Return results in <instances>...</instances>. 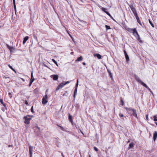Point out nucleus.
<instances>
[{
	"label": "nucleus",
	"mask_w": 157,
	"mask_h": 157,
	"mask_svg": "<svg viewBox=\"0 0 157 157\" xmlns=\"http://www.w3.org/2000/svg\"><path fill=\"white\" fill-rule=\"evenodd\" d=\"M119 116L120 117H124L123 114L121 113H120L119 114Z\"/></svg>",
	"instance_id": "nucleus-39"
},
{
	"label": "nucleus",
	"mask_w": 157,
	"mask_h": 157,
	"mask_svg": "<svg viewBox=\"0 0 157 157\" xmlns=\"http://www.w3.org/2000/svg\"><path fill=\"white\" fill-rule=\"evenodd\" d=\"M155 124H156L157 126V122H155Z\"/></svg>",
	"instance_id": "nucleus-55"
},
{
	"label": "nucleus",
	"mask_w": 157,
	"mask_h": 157,
	"mask_svg": "<svg viewBox=\"0 0 157 157\" xmlns=\"http://www.w3.org/2000/svg\"><path fill=\"white\" fill-rule=\"evenodd\" d=\"M105 152H106V153H107V151H105Z\"/></svg>",
	"instance_id": "nucleus-57"
},
{
	"label": "nucleus",
	"mask_w": 157,
	"mask_h": 157,
	"mask_svg": "<svg viewBox=\"0 0 157 157\" xmlns=\"http://www.w3.org/2000/svg\"><path fill=\"white\" fill-rule=\"evenodd\" d=\"M31 117H32L33 116H31Z\"/></svg>",
	"instance_id": "nucleus-58"
},
{
	"label": "nucleus",
	"mask_w": 157,
	"mask_h": 157,
	"mask_svg": "<svg viewBox=\"0 0 157 157\" xmlns=\"http://www.w3.org/2000/svg\"><path fill=\"white\" fill-rule=\"evenodd\" d=\"M8 67L12 70L15 73H16V71L12 67L10 66V64H8Z\"/></svg>",
	"instance_id": "nucleus-20"
},
{
	"label": "nucleus",
	"mask_w": 157,
	"mask_h": 157,
	"mask_svg": "<svg viewBox=\"0 0 157 157\" xmlns=\"http://www.w3.org/2000/svg\"><path fill=\"white\" fill-rule=\"evenodd\" d=\"M133 30V33L134 35L136 37H139L140 38V36L136 31V28H134V29H132Z\"/></svg>",
	"instance_id": "nucleus-6"
},
{
	"label": "nucleus",
	"mask_w": 157,
	"mask_h": 157,
	"mask_svg": "<svg viewBox=\"0 0 157 157\" xmlns=\"http://www.w3.org/2000/svg\"><path fill=\"white\" fill-rule=\"evenodd\" d=\"M135 78L136 81L139 82L140 83V84L143 86L145 85L146 84L144 83L143 82H142L140 79L139 77L137 76V75L135 76Z\"/></svg>",
	"instance_id": "nucleus-4"
},
{
	"label": "nucleus",
	"mask_w": 157,
	"mask_h": 157,
	"mask_svg": "<svg viewBox=\"0 0 157 157\" xmlns=\"http://www.w3.org/2000/svg\"><path fill=\"white\" fill-rule=\"evenodd\" d=\"M154 121H157V117L156 116H154L153 117Z\"/></svg>",
	"instance_id": "nucleus-32"
},
{
	"label": "nucleus",
	"mask_w": 157,
	"mask_h": 157,
	"mask_svg": "<svg viewBox=\"0 0 157 157\" xmlns=\"http://www.w3.org/2000/svg\"><path fill=\"white\" fill-rule=\"evenodd\" d=\"M30 116L28 115L26 116H25L24 117V119H25V124H29L30 123V121L31 120V118L30 117Z\"/></svg>",
	"instance_id": "nucleus-2"
},
{
	"label": "nucleus",
	"mask_w": 157,
	"mask_h": 157,
	"mask_svg": "<svg viewBox=\"0 0 157 157\" xmlns=\"http://www.w3.org/2000/svg\"><path fill=\"white\" fill-rule=\"evenodd\" d=\"M68 93L67 91H66L65 92V93L63 94V96H67L68 95Z\"/></svg>",
	"instance_id": "nucleus-26"
},
{
	"label": "nucleus",
	"mask_w": 157,
	"mask_h": 157,
	"mask_svg": "<svg viewBox=\"0 0 157 157\" xmlns=\"http://www.w3.org/2000/svg\"><path fill=\"white\" fill-rule=\"evenodd\" d=\"M105 27H106V30H107L108 29H110V27L109 26H108L107 25H105Z\"/></svg>",
	"instance_id": "nucleus-30"
},
{
	"label": "nucleus",
	"mask_w": 157,
	"mask_h": 157,
	"mask_svg": "<svg viewBox=\"0 0 157 157\" xmlns=\"http://www.w3.org/2000/svg\"><path fill=\"white\" fill-rule=\"evenodd\" d=\"M37 128H38V129H39V130H40V128L39 127H37Z\"/></svg>",
	"instance_id": "nucleus-52"
},
{
	"label": "nucleus",
	"mask_w": 157,
	"mask_h": 157,
	"mask_svg": "<svg viewBox=\"0 0 157 157\" xmlns=\"http://www.w3.org/2000/svg\"><path fill=\"white\" fill-rule=\"evenodd\" d=\"M29 152L30 155V157H32V154H33V147L31 146H29Z\"/></svg>",
	"instance_id": "nucleus-8"
},
{
	"label": "nucleus",
	"mask_w": 157,
	"mask_h": 157,
	"mask_svg": "<svg viewBox=\"0 0 157 157\" xmlns=\"http://www.w3.org/2000/svg\"><path fill=\"white\" fill-rule=\"evenodd\" d=\"M105 13H106L110 17H111V15L107 11L105 12Z\"/></svg>",
	"instance_id": "nucleus-40"
},
{
	"label": "nucleus",
	"mask_w": 157,
	"mask_h": 157,
	"mask_svg": "<svg viewBox=\"0 0 157 157\" xmlns=\"http://www.w3.org/2000/svg\"><path fill=\"white\" fill-rule=\"evenodd\" d=\"M157 137V132L156 131H155L153 134V140L155 141Z\"/></svg>",
	"instance_id": "nucleus-14"
},
{
	"label": "nucleus",
	"mask_w": 157,
	"mask_h": 157,
	"mask_svg": "<svg viewBox=\"0 0 157 157\" xmlns=\"http://www.w3.org/2000/svg\"><path fill=\"white\" fill-rule=\"evenodd\" d=\"M64 82H63L62 83H60L57 87L56 90L58 91L59 90L60 88H62L65 85Z\"/></svg>",
	"instance_id": "nucleus-5"
},
{
	"label": "nucleus",
	"mask_w": 157,
	"mask_h": 157,
	"mask_svg": "<svg viewBox=\"0 0 157 157\" xmlns=\"http://www.w3.org/2000/svg\"><path fill=\"white\" fill-rule=\"evenodd\" d=\"M73 53V52H71V54H72Z\"/></svg>",
	"instance_id": "nucleus-53"
},
{
	"label": "nucleus",
	"mask_w": 157,
	"mask_h": 157,
	"mask_svg": "<svg viewBox=\"0 0 157 157\" xmlns=\"http://www.w3.org/2000/svg\"><path fill=\"white\" fill-rule=\"evenodd\" d=\"M124 52L125 56H126V55H128L127 54L126 51L125 50L124 51Z\"/></svg>",
	"instance_id": "nucleus-42"
},
{
	"label": "nucleus",
	"mask_w": 157,
	"mask_h": 157,
	"mask_svg": "<svg viewBox=\"0 0 157 157\" xmlns=\"http://www.w3.org/2000/svg\"><path fill=\"white\" fill-rule=\"evenodd\" d=\"M132 12H133V14H134V15L135 14H136V13H137V12H136V10Z\"/></svg>",
	"instance_id": "nucleus-43"
},
{
	"label": "nucleus",
	"mask_w": 157,
	"mask_h": 157,
	"mask_svg": "<svg viewBox=\"0 0 157 157\" xmlns=\"http://www.w3.org/2000/svg\"><path fill=\"white\" fill-rule=\"evenodd\" d=\"M101 10H102V11H104L105 13V12H107L106 11V10H107V9L106 8L101 7Z\"/></svg>",
	"instance_id": "nucleus-23"
},
{
	"label": "nucleus",
	"mask_w": 157,
	"mask_h": 157,
	"mask_svg": "<svg viewBox=\"0 0 157 157\" xmlns=\"http://www.w3.org/2000/svg\"><path fill=\"white\" fill-rule=\"evenodd\" d=\"M129 6L131 8V10H132V12H133L134 11L136 10V9L133 6V5H129Z\"/></svg>",
	"instance_id": "nucleus-15"
},
{
	"label": "nucleus",
	"mask_w": 157,
	"mask_h": 157,
	"mask_svg": "<svg viewBox=\"0 0 157 157\" xmlns=\"http://www.w3.org/2000/svg\"><path fill=\"white\" fill-rule=\"evenodd\" d=\"M126 109L129 113L131 114L132 115H133L137 118L136 110L134 109H133L128 108H127Z\"/></svg>",
	"instance_id": "nucleus-1"
},
{
	"label": "nucleus",
	"mask_w": 157,
	"mask_h": 157,
	"mask_svg": "<svg viewBox=\"0 0 157 157\" xmlns=\"http://www.w3.org/2000/svg\"><path fill=\"white\" fill-rule=\"evenodd\" d=\"M137 20V21L139 23H140L141 22L140 20V19H139V18L138 19H136Z\"/></svg>",
	"instance_id": "nucleus-44"
},
{
	"label": "nucleus",
	"mask_w": 157,
	"mask_h": 157,
	"mask_svg": "<svg viewBox=\"0 0 157 157\" xmlns=\"http://www.w3.org/2000/svg\"><path fill=\"white\" fill-rule=\"evenodd\" d=\"M82 64L84 65H86V63L85 62H83Z\"/></svg>",
	"instance_id": "nucleus-49"
},
{
	"label": "nucleus",
	"mask_w": 157,
	"mask_h": 157,
	"mask_svg": "<svg viewBox=\"0 0 157 157\" xmlns=\"http://www.w3.org/2000/svg\"><path fill=\"white\" fill-rule=\"evenodd\" d=\"M144 86L145 87H146L147 89H148V90L151 93H152V94H153V92H152V91L150 89V88L148 86H147V85H146V84H145V85H144Z\"/></svg>",
	"instance_id": "nucleus-16"
},
{
	"label": "nucleus",
	"mask_w": 157,
	"mask_h": 157,
	"mask_svg": "<svg viewBox=\"0 0 157 157\" xmlns=\"http://www.w3.org/2000/svg\"><path fill=\"white\" fill-rule=\"evenodd\" d=\"M94 149L95 150V151H98V149L95 147H94Z\"/></svg>",
	"instance_id": "nucleus-38"
},
{
	"label": "nucleus",
	"mask_w": 157,
	"mask_h": 157,
	"mask_svg": "<svg viewBox=\"0 0 157 157\" xmlns=\"http://www.w3.org/2000/svg\"><path fill=\"white\" fill-rule=\"evenodd\" d=\"M121 105H124V103L122 100V99L121 98Z\"/></svg>",
	"instance_id": "nucleus-31"
},
{
	"label": "nucleus",
	"mask_w": 157,
	"mask_h": 157,
	"mask_svg": "<svg viewBox=\"0 0 157 157\" xmlns=\"http://www.w3.org/2000/svg\"><path fill=\"white\" fill-rule=\"evenodd\" d=\"M34 80V78L33 76V72L31 73V78L30 80V84L29 85V86H30L32 83L33 82V81Z\"/></svg>",
	"instance_id": "nucleus-9"
},
{
	"label": "nucleus",
	"mask_w": 157,
	"mask_h": 157,
	"mask_svg": "<svg viewBox=\"0 0 157 157\" xmlns=\"http://www.w3.org/2000/svg\"><path fill=\"white\" fill-rule=\"evenodd\" d=\"M8 95H9V97L11 98L12 97V94H11V93H8Z\"/></svg>",
	"instance_id": "nucleus-36"
},
{
	"label": "nucleus",
	"mask_w": 157,
	"mask_h": 157,
	"mask_svg": "<svg viewBox=\"0 0 157 157\" xmlns=\"http://www.w3.org/2000/svg\"><path fill=\"white\" fill-rule=\"evenodd\" d=\"M51 77L54 80H56L58 79L59 76L57 75H52L51 76Z\"/></svg>",
	"instance_id": "nucleus-10"
},
{
	"label": "nucleus",
	"mask_w": 157,
	"mask_h": 157,
	"mask_svg": "<svg viewBox=\"0 0 157 157\" xmlns=\"http://www.w3.org/2000/svg\"><path fill=\"white\" fill-rule=\"evenodd\" d=\"M21 79L24 82L25 81V79L23 78H21Z\"/></svg>",
	"instance_id": "nucleus-46"
},
{
	"label": "nucleus",
	"mask_w": 157,
	"mask_h": 157,
	"mask_svg": "<svg viewBox=\"0 0 157 157\" xmlns=\"http://www.w3.org/2000/svg\"><path fill=\"white\" fill-rule=\"evenodd\" d=\"M139 24H140V25L142 26V24H141V22H140V23H139Z\"/></svg>",
	"instance_id": "nucleus-50"
},
{
	"label": "nucleus",
	"mask_w": 157,
	"mask_h": 157,
	"mask_svg": "<svg viewBox=\"0 0 157 157\" xmlns=\"http://www.w3.org/2000/svg\"><path fill=\"white\" fill-rule=\"evenodd\" d=\"M125 58L126 60L127 61H128L129 60V58L128 55H126V56H125Z\"/></svg>",
	"instance_id": "nucleus-27"
},
{
	"label": "nucleus",
	"mask_w": 157,
	"mask_h": 157,
	"mask_svg": "<svg viewBox=\"0 0 157 157\" xmlns=\"http://www.w3.org/2000/svg\"><path fill=\"white\" fill-rule=\"evenodd\" d=\"M146 119L147 120H148V115H146Z\"/></svg>",
	"instance_id": "nucleus-47"
},
{
	"label": "nucleus",
	"mask_w": 157,
	"mask_h": 157,
	"mask_svg": "<svg viewBox=\"0 0 157 157\" xmlns=\"http://www.w3.org/2000/svg\"><path fill=\"white\" fill-rule=\"evenodd\" d=\"M31 112L33 113H34V111H33V106H32L31 108Z\"/></svg>",
	"instance_id": "nucleus-35"
},
{
	"label": "nucleus",
	"mask_w": 157,
	"mask_h": 157,
	"mask_svg": "<svg viewBox=\"0 0 157 157\" xmlns=\"http://www.w3.org/2000/svg\"><path fill=\"white\" fill-rule=\"evenodd\" d=\"M25 104H26V105H28V103L27 101L25 100Z\"/></svg>",
	"instance_id": "nucleus-41"
},
{
	"label": "nucleus",
	"mask_w": 157,
	"mask_h": 157,
	"mask_svg": "<svg viewBox=\"0 0 157 157\" xmlns=\"http://www.w3.org/2000/svg\"><path fill=\"white\" fill-rule=\"evenodd\" d=\"M68 33V34H69V35L71 36V35H70V34Z\"/></svg>",
	"instance_id": "nucleus-51"
},
{
	"label": "nucleus",
	"mask_w": 157,
	"mask_h": 157,
	"mask_svg": "<svg viewBox=\"0 0 157 157\" xmlns=\"http://www.w3.org/2000/svg\"><path fill=\"white\" fill-rule=\"evenodd\" d=\"M78 79H77V83H76V84L75 86V88L77 89L78 86Z\"/></svg>",
	"instance_id": "nucleus-33"
},
{
	"label": "nucleus",
	"mask_w": 157,
	"mask_h": 157,
	"mask_svg": "<svg viewBox=\"0 0 157 157\" xmlns=\"http://www.w3.org/2000/svg\"><path fill=\"white\" fill-rule=\"evenodd\" d=\"M6 46L9 49L11 53H12L14 51L15 49L13 47H10L8 44H6Z\"/></svg>",
	"instance_id": "nucleus-7"
},
{
	"label": "nucleus",
	"mask_w": 157,
	"mask_h": 157,
	"mask_svg": "<svg viewBox=\"0 0 157 157\" xmlns=\"http://www.w3.org/2000/svg\"><path fill=\"white\" fill-rule=\"evenodd\" d=\"M94 57H97L99 59H101V56L98 53L94 54Z\"/></svg>",
	"instance_id": "nucleus-11"
},
{
	"label": "nucleus",
	"mask_w": 157,
	"mask_h": 157,
	"mask_svg": "<svg viewBox=\"0 0 157 157\" xmlns=\"http://www.w3.org/2000/svg\"><path fill=\"white\" fill-rule=\"evenodd\" d=\"M83 59V58L82 56H80L76 60V61H80L82 60Z\"/></svg>",
	"instance_id": "nucleus-18"
},
{
	"label": "nucleus",
	"mask_w": 157,
	"mask_h": 157,
	"mask_svg": "<svg viewBox=\"0 0 157 157\" xmlns=\"http://www.w3.org/2000/svg\"><path fill=\"white\" fill-rule=\"evenodd\" d=\"M149 21L150 24L152 26V27L153 28H154V25H153V24L152 23V22H151V21L149 19Z\"/></svg>",
	"instance_id": "nucleus-24"
},
{
	"label": "nucleus",
	"mask_w": 157,
	"mask_h": 157,
	"mask_svg": "<svg viewBox=\"0 0 157 157\" xmlns=\"http://www.w3.org/2000/svg\"><path fill=\"white\" fill-rule=\"evenodd\" d=\"M57 126L60 128V129L63 131L67 132L66 130L63 128V127L59 126V125L57 124Z\"/></svg>",
	"instance_id": "nucleus-17"
},
{
	"label": "nucleus",
	"mask_w": 157,
	"mask_h": 157,
	"mask_svg": "<svg viewBox=\"0 0 157 157\" xmlns=\"http://www.w3.org/2000/svg\"><path fill=\"white\" fill-rule=\"evenodd\" d=\"M134 16L136 17V19L139 18V17L138 16V14L137 13H136V14H134Z\"/></svg>",
	"instance_id": "nucleus-34"
},
{
	"label": "nucleus",
	"mask_w": 157,
	"mask_h": 157,
	"mask_svg": "<svg viewBox=\"0 0 157 157\" xmlns=\"http://www.w3.org/2000/svg\"><path fill=\"white\" fill-rule=\"evenodd\" d=\"M11 145H9L8 146V147H11Z\"/></svg>",
	"instance_id": "nucleus-54"
},
{
	"label": "nucleus",
	"mask_w": 157,
	"mask_h": 157,
	"mask_svg": "<svg viewBox=\"0 0 157 157\" xmlns=\"http://www.w3.org/2000/svg\"><path fill=\"white\" fill-rule=\"evenodd\" d=\"M52 60L57 66H58L57 63L55 60L54 59H52Z\"/></svg>",
	"instance_id": "nucleus-29"
},
{
	"label": "nucleus",
	"mask_w": 157,
	"mask_h": 157,
	"mask_svg": "<svg viewBox=\"0 0 157 157\" xmlns=\"http://www.w3.org/2000/svg\"><path fill=\"white\" fill-rule=\"evenodd\" d=\"M69 121H70V122H72V117H71V116L70 114H69Z\"/></svg>",
	"instance_id": "nucleus-22"
},
{
	"label": "nucleus",
	"mask_w": 157,
	"mask_h": 157,
	"mask_svg": "<svg viewBox=\"0 0 157 157\" xmlns=\"http://www.w3.org/2000/svg\"><path fill=\"white\" fill-rule=\"evenodd\" d=\"M107 70L108 73H109V75L110 77L111 78H113V76L112 75V74L111 73V72L108 69H107Z\"/></svg>",
	"instance_id": "nucleus-21"
},
{
	"label": "nucleus",
	"mask_w": 157,
	"mask_h": 157,
	"mask_svg": "<svg viewBox=\"0 0 157 157\" xmlns=\"http://www.w3.org/2000/svg\"><path fill=\"white\" fill-rule=\"evenodd\" d=\"M134 144L132 143H131L129 144V146L130 148H132L134 146Z\"/></svg>",
	"instance_id": "nucleus-28"
},
{
	"label": "nucleus",
	"mask_w": 157,
	"mask_h": 157,
	"mask_svg": "<svg viewBox=\"0 0 157 157\" xmlns=\"http://www.w3.org/2000/svg\"><path fill=\"white\" fill-rule=\"evenodd\" d=\"M138 37V40H139L140 41V42H141V40H140V38L139 37Z\"/></svg>",
	"instance_id": "nucleus-45"
},
{
	"label": "nucleus",
	"mask_w": 157,
	"mask_h": 157,
	"mask_svg": "<svg viewBox=\"0 0 157 157\" xmlns=\"http://www.w3.org/2000/svg\"><path fill=\"white\" fill-rule=\"evenodd\" d=\"M48 95L47 94L45 95L43 97L42 100V103L44 105L46 104L48 102Z\"/></svg>",
	"instance_id": "nucleus-3"
},
{
	"label": "nucleus",
	"mask_w": 157,
	"mask_h": 157,
	"mask_svg": "<svg viewBox=\"0 0 157 157\" xmlns=\"http://www.w3.org/2000/svg\"><path fill=\"white\" fill-rule=\"evenodd\" d=\"M0 103L2 104L3 106L5 107V108L7 109V107H6V104H5V103H4L3 102V100L2 99H0Z\"/></svg>",
	"instance_id": "nucleus-13"
},
{
	"label": "nucleus",
	"mask_w": 157,
	"mask_h": 157,
	"mask_svg": "<svg viewBox=\"0 0 157 157\" xmlns=\"http://www.w3.org/2000/svg\"><path fill=\"white\" fill-rule=\"evenodd\" d=\"M70 82V81H67L66 82H64V83L65 85H66V84L69 83Z\"/></svg>",
	"instance_id": "nucleus-37"
},
{
	"label": "nucleus",
	"mask_w": 157,
	"mask_h": 157,
	"mask_svg": "<svg viewBox=\"0 0 157 157\" xmlns=\"http://www.w3.org/2000/svg\"><path fill=\"white\" fill-rule=\"evenodd\" d=\"M1 26H0V28H1Z\"/></svg>",
	"instance_id": "nucleus-60"
},
{
	"label": "nucleus",
	"mask_w": 157,
	"mask_h": 157,
	"mask_svg": "<svg viewBox=\"0 0 157 157\" xmlns=\"http://www.w3.org/2000/svg\"><path fill=\"white\" fill-rule=\"evenodd\" d=\"M29 38V36H26L24 38V40L23 41V44H24L26 43V41L28 40Z\"/></svg>",
	"instance_id": "nucleus-12"
},
{
	"label": "nucleus",
	"mask_w": 157,
	"mask_h": 157,
	"mask_svg": "<svg viewBox=\"0 0 157 157\" xmlns=\"http://www.w3.org/2000/svg\"><path fill=\"white\" fill-rule=\"evenodd\" d=\"M61 154H62V156H63V157H64V155H63V153H61Z\"/></svg>",
	"instance_id": "nucleus-48"
},
{
	"label": "nucleus",
	"mask_w": 157,
	"mask_h": 157,
	"mask_svg": "<svg viewBox=\"0 0 157 157\" xmlns=\"http://www.w3.org/2000/svg\"><path fill=\"white\" fill-rule=\"evenodd\" d=\"M13 5H14V11H15V13H16V6L15 2H13Z\"/></svg>",
	"instance_id": "nucleus-25"
},
{
	"label": "nucleus",
	"mask_w": 157,
	"mask_h": 157,
	"mask_svg": "<svg viewBox=\"0 0 157 157\" xmlns=\"http://www.w3.org/2000/svg\"><path fill=\"white\" fill-rule=\"evenodd\" d=\"M77 89L75 88V90H74V95H73V97H74V98H75L76 95L77 94Z\"/></svg>",
	"instance_id": "nucleus-19"
},
{
	"label": "nucleus",
	"mask_w": 157,
	"mask_h": 157,
	"mask_svg": "<svg viewBox=\"0 0 157 157\" xmlns=\"http://www.w3.org/2000/svg\"><path fill=\"white\" fill-rule=\"evenodd\" d=\"M89 157H91L90 156Z\"/></svg>",
	"instance_id": "nucleus-59"
},
{
	"label": "nucleus",
	"mask_w": 157,
	"mask_h": 157,
	"mask_svg": "<svg viewBox=\"0 0 157 157\" xmlns=\"http://www.w3.org/2000/svg\"><path fill=\"white\" fill-rule=\"evenodd\" d=\"M13 2H15V0H13Z\"/></svg>",
	"instance_id": "nucleus-56"
}]
</instances>
